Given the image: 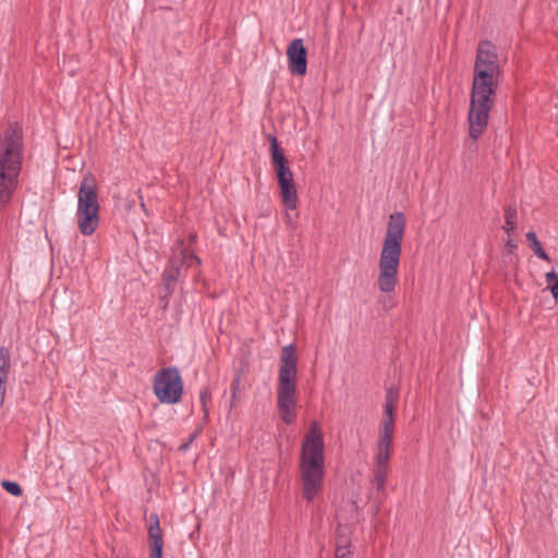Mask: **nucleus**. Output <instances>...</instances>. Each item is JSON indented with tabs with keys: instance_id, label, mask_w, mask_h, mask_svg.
<instances>
[{
	"instance_id": "25",
	"label": "nucleus",
	"mask_w": 558,
	"mask_h": 558,
	"mask_svg": "<svg viewBox=\"0 0 558 558\" xmlns=\"http://www.w3.org/2000/svg\"><path fill=\"white\" fill-rule=\"evenodd\" d=\"M199 398H201V402H202V405H203L204 414L206 416L208 414V411L206 409V404L210 400L209 391L207 389L202 390L201 395H199Z\"/></svg>"
},
{
	"instance_id": "1",
	"label": "nucleus",
	"mask_w": 558,
	"mask_h": 558,
	"mask_svg": "<svg viewBox=\"0 0 558 558\" xmlns=\"http://www.w3.org/2000/svg\"><path fill=\"white\" fill-rule=\"evenodd\" d=\"M500 75L496 47L489 41H482L474 63L469 110V134L473 140L478 138L487 128Z\"/></svg>"
},
{
	"instance_id": "12",
	"label": "nucleus",
	"mask_w": 558,
	"mask_h": 558,
	"mask_svg": "<svg viewBox=\"0 0 558 558\" xmlns=\"http://www.w3.org/2000/svg\"><path fill=\"white\" fill-rule=\"evenodd\" d=\"M149 538H150L151 544H153L150 556L162 555L163 542H162L161 532H160V529H159L158 521H156V525L155 526H150V529H149Z\"/></svg>"
},
{
	"instance_id": "21",
	"label": "nucleus",
	"mask_w": 558,
	"mask_h": 558,
	"mask_svg": "<svg viewBox=\"0 0 558 558\" xmlns=\"http://www.w3.org/2000/svg\"><path fill=\"white\" fill-rule=\"evenodd\" d=\"M399 399V389L391 386L386 391L385 402L397 403Z\"/></svg>"
},
{
	"instance_id": "16",
	"label": "nucleus",
	"mask_w": 558,
	"mask_h": 558,
	"mask_svg": "<svg viewBox=\"0 0 558 558\" xmlns=\"http://www.w3.org/2000/svg\"><path fill=\"white\" fill-rule=\"evenodd\" d=\"M547 289L551 292L555 300H558V274L551 270L545 275Z\"/></svg>"
},
{
	"instance_id": "20",
	"label": "nucleus",
	"mask_w": 558,
	"mask_h": 558,
	"mask_svg": "<svg viewBox=\"0 0 558 558\" xmlns=\"http://www.w3.org/2000/svg\"><path fill=\"white\" fill-rule=\"evenodd\" d=\"M393 429H395V418L383 417L381 423H380V433L393 435Z\"/></svg>"
},
{
	"instance_id": "9",
	"label": "nucleus",
	"mask_w": 558,
	"mask_h": 558,
	"mask_svg": "<svg viewBox=\"0 0 558 558\" xmlns=\"http://www.w3.org/2000/svg\"><path fill=\"white\" fill-rule=\"evenodd\" d=\"M270 154L278 183L293 179V173L288 165L283 150L275 136H269Z\"/></svg>"
},
{
	"instance_id": "13",
	"label": "nucleus",
	"mask_w": 558,
	"mask_h": 558,
	"mask_svg": "<svg viewBox=\"0 0 558 558\" xmlns=\"http://www.w3.org/2000/svg\"><path fill=\"white\" fill-rule=\"evenodd\" d=\"M351 529L349 526L339 525L336 537V548H351Z\"/></svg>"
},
{
	"instance_id": "11",
	"label": "nucleus",
	"mask_w": 558,
	"mask_h": 558,
	"mask_svg": "<svg viewBox=\"0 0 558 558\" xmlns=\"http://www.w3.org/2000/svg\"><path fill=\"white\" fill-rule=\"evenodd\" d=\"M9 369H10L9 351L4 348H0V408L3 405V402H4Z\"/></svg>"
},
{
	"instance_id": "28",
	"label": "nucleus",
	"mask_w": 558,
	"mask_h": 558,
	"mask_svg": "<svg viewBox=\"0 0 558 558\" xmlns=\"http://www.w3.org/2000/svg\"><path fill=\"white\" fill-rule=\"evenodd\" d=\"M238 389H239V386H238V381H234L231 386V390H232V400H231V407L234 408L236 405V401H238Z\"/></svg>"
},
{
	"instance_id": "2",
	"label": "nucleus",
	"mask_w": 558,
	"mask_h": 558,
	"mask_svg": "<svg viewBox=\"0 0 558 558\" xmlns=\"http://www.w3.org/2000/svg\"><path fill=\"white\" fill-rule=\"evenodd\" d=\"M299 476L302 496L312 501L320 492L325 475V441L322 426L317 421L310 423L301 444Z\"/></svg>"
},
{
	"instance_id": "10",
	"label": "nucleus",
	"mask_w": 558,
	"mask_h": 558,
	"mask_svg": "<svg viewBox=\"0 0 558 558\" xmlns=\"http://www.w3.org/2000/svg\"><path fill=\"white\" fill-rule=\"evenodd\" d=\"M278 185L284 209L296 210L299 196L294 179L279 182Z\"/></svg>"
},
{
	"instance_id": "8",
	"label": "nucleus",
	"mask_w": 558,
	"mask_h": 558,
	"mask_svg": "<svg viewBox=\"0 0 558 558\" xmlns=\"http://www.w3.org/2000/svg\"><path fill=\"white\" fill-rule=\"evenodd\" d=\"M288 66L292 74L303 76L306 74L307 61L306 49L303 40L300 38L293 39L287 48Z\"/></svg>"
},
{
	"instance_id": "17",
	"label": "nucleus",
	"mask_w": 558,
	"mask_h": 558,
	"mask_svg": "<svg viewBox=\"0 0 558 558\" xmlns=\"http://www.w3.org/2000/svg\"><path fill=\"white\" fill-rule=\"evenodd\" d=\"M389 459H390V448L377 446L375 466L388 469Z\"/></svg>"
},
{
	"instance_id": "26",
	"label": "nucleus",
	"mask_w": 558,
	"mask_h": 558,
	"mask_svg": "<svg viewBox=\"0 0 558 558\" xmlns=\"http://www.w3.org/2000/svg\"><path fill=\"white\" fill-rule=\"evenodd\" d=\"M179 272L178 269H174L173 267H170L165 271V279L167 280V283L170 281H174L178 277Z\"/></svg>"
},
{
	"instance_id": "22",
	"label": "nucleus",
	"mask_w": 558,
	"mask_h": 558,
	"mask_svg": "<svg viewBox=\"0 0 558 558\" xmlns=\"http://www.w3.org/2000/svg\"><path fill=\"white\" fill-rule=\"evenodd\" d=\"M284 219L287 226L291 229H294L298 220V213L295 210L286 209Z\"/></svg>"
},
{
	"instance_id": "29",
	"label": "nucleus",
	"mask_w": 558,
	"mask_h": 558,
	"mask_svg": "<svg viewBox=\"0 0 558 558\" xmlns=\"http://www.w3.org/2000/svg\"><path fill=\"white\" fill-rule=\"evenodd\" d=\"M515 248H517V244L514 243V241L512 239H508V241L506 242V250L509 253H512L515 251Z\"/></svg>"
},
{
	"instance_id": "31",
	"label": "nucleus",
	"mask_w": 558,
	"mask_h": 558,
	"mask_svg": "<svg viewBox=\"0 0 558 558\" xmlns=\"http://www.w3.org/2000/svg\"><path fill=\"white\" fill-rule=\"evenodd\" d=\"M151 558H162V555L159 556H150Z\"/></svg>"
},
{
	"instance_id": "23",
	"label": "nucleus",
	"mask_w": 558,
	"mask_h": 558,
	"mask_svg": "<svg viewBox=\"0 0 558 558\" xmlns=\"http://www.w3.org/2000/svg\"><path fill=\"white\" fill-rule=\"evenodd\" d=\"M392 445V434H379V440L377 446L378 447H385V448H391Z\"/></svg>"
},
{
	"instance_id": "24",
	"label": "nucleus",
	"mask_w": 558,
	"mask_h": 558,
	"mask_svg": "<svg viewBox=\"0 0 558 558\" xmlns=\"http://www.w3.org/2000/svg\"><path fill=\"white\" fill-rule=\"evenodd\" d=\"M396 404L397 403L385 402V405H384V417L385 418H395L393 412L396 409Z\"/></svg>"
},
{
	"instance_id": "7",
	"label": "nucleus",
	"mask_w": 558,
	"mask_h": 558,
	"mask_svg": "<svg viewBox=\"0 0 558 558\" xmlns=\"http://www.w3.org/2000/svg\"><path fill=\"white\" fill-rule=\"evenodd\" d=\"M153 389L161 403H178L183 393V383L179 371L174 367L159 371L154 378Z\"/></svg>"
},
{
	"instance_id": "4",
	"label": "nucleus",
	"mask_w": 558,
	"mask_h": 558,
	"mask_svg": "<svg viewBox=\"0 0 558 558\" xmlns=\"http://www.w3.org/2000/svg\"><path fill=\"white\" fill-rule=\"evenodd\" d=\"M22 160V133L17 125H11L0 136V210L17 186Z\"/></svg>"
},
{
	"instance_id": "30",
	"label": "nucleus",
	"mask_w": 558,
	"mask_h": 558,
	"mask_svg": "<svg viewBox=\"0 0 558 558\" xmlns=\"http://www.w3.org/2000/svg\"><path fill=\"white\" fill-rule=\"evenodd\" d=\"M191 264L195 263L196 265L199 264V259L196 256H190Z\"/></svg>"
},
{
	"instance_id": "6",
	"label": "nucleus",
	"mask_w": 558,
	"mask_h": 558,
	"mask_svg": "<svg viewBox=\"0 0 558 558\" xmlns=\"http://www.w3.org/2000/svg\"><path fill=\"white\" fill-rule=\"evenodd\" d=\"M76 225L80 232L89 236L95 233L100 222V206L96 181L85 175L77 192Z\"/></svg>"
},
{
	"instance_id": "19",
	"label": "nucleus",
	"mask_w": 558,
	"mask_h": 558,
	"mask_svg": "<svg viewBox=\"0 0 558 558\" xmlns=\"http://www.w3.org/2000/svg\"><path fill=\"white\" fill-rule=\"evenodd\" d=\"M3 488L13 496L22 495L21 486L15 482L4 481L2 483Z\"/></svg>"
},
{
	"instance_id": "18",
	"label": "nucleus",
	"mask_w": 558,
	"mask_h": 558,
	"mask_svg": "<svg viewBox=\"0 0 558 558\" xmlns=\"http://www.w3.org/2000/svg\"><path fill=\"white\" fill-rule=\"evenodd\" d=\"M386 475L387 469L377 466L374 468V484L378 490L384 489Z\"/></svg>"
},
{
	"instance_id": "3",
	"label": "nucleus",
	"mask_w": 558,
	"mask_h": 558,
	"mask_svg": "<svg viewBox=\"0 0 558 558\" xmlns=\"http://www.w3.org/2000/svg\"><path fill=\"white\" fill-rule=\"evenodd\" d=\"M404 230V215L395 211L389 216L378 260L377 287L383 293H392L398 283Z\"/></svg>"
},
{
	"instance_id": "27",
	"label": "nucleus",
	"mask_w": 558,
	"mask_h": 558,
	"mask_svg": "<svg viewBox=\"0 0 558 558\" xmlns=\"http://www.w3.org/2000/svg\"><path fill=\"white\" fill-rule=\"evenodd\" d=\"M352 550L351 548H336V558H351Z\"/></svg>"
},
{
	"instance_id": "15",
	"label": "nucleus",
	"mask_w": 558,
	"mask_h": 558,
	"mask_svg": "<svg viewBox=\"0 0 558 558\" xmlns=\"http://www.w3.org/2000/svg\"><path fill=\"white\" fill-rule=\"evenodd\" d=\"M506 223L504 226L505 231L511 235L517 227V210L514 208H507L505 213Z\"/></svg>"
},
{
	"instance_id": "14",
	"label": "nucleus",
	"mask_w": 558,
	"mask_h": 558,
	"mask_svg": "<svg viewBox=\"0 0 558 558\" xmlns=\"http://www.w3.org/2000/svg\"><path fill=\"white\" fill-rule=\"evenodd\" d=\"M526 239L529 240L531 248L534 251L537 257L544 260H549L548 254L543 250L542 244L538 241L537 235L534 231H529L526 233Z\"/></svg>"
},
{
	"instance_id": "5",
	"label": "nucleus",
	"mask_w": 558,
	"mask_h": 558,
	"mask_svg": "<svg viewBox=\"0 0 558 558\" xmlns=\"http://www.w3.org/2000/svg\"><path fill=\"white\" fill-rule=\"evenodd\" d=\"M298 384V356L292 344L281 349L278 365L277 405L286 424L295 420Z\"/></svg>"
}]
</instances>
